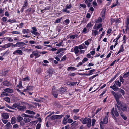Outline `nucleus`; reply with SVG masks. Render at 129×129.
Returning <instances> with one entry per match:
<instances>
[{
    "label": "nucleus",
    "mask_w": 129,
    "mask_h": 129,
    "mask_svg": "<svg viewBox=\"0 0 129 129\" xmlns=\"http://www.w3.org/2000/svg\"><path fill=\"white\" fill-rule=\"evenodd\" d=\"M118 109L120 111H126L127 109V106L124 103L121 101L117 104Z\"/></svg>",
    "instance_id": "obj_1"
},
{
    "label": "nucleus",
    "mask_w": 129,
    "mask_h": 129,
    "mask_svg": "<svg viewBox=\"0 0 129 129\" xmlns=\"http://www.w3.org/2000/svg\"><path fill=\"white\" fill-rule=\"evenodd\" d=\"M111 93L114 96V97L117 103V104H118L121 102L119 100L120 98L122 97V95L120 93H116L114 91H111Z\"/></svg>",
    "instance_id": "obj_2"
},
{
    "label": "nucleus",
    "mask_w": 129,
    "mask_h": 129,
    "mask_svg": "<svg viewBox=\"0 0 129 129\" xmlns=\"http://www.w3.org/2000/svg\"><path fill=\"white\" fill-rule=\"evenodd\" d=\"M64 115H54L50 117L51 120L57 119L61 118Z\"/></svg>",
    "instance_id": "obj_3"
},
{
    "label": "nucleus",
    "mask_w": 129,
    "mask_h": 129,
    "mask_svg": "<svg viewBox=\"0 0 129 129\" xmlns=\"http://www.w3.org/2000/svg\"><path fill=\"white\" fill-rule=\"evenodd\" d=\"M23 45L26 44L25 43L23 42H17V47H20L19 48V49H22L23 48H24V47H23Z\"/></svg>",
    "instance_id": "obj_4"
},
{
    "label": "nucleus",
    "mask_w": 129,
    "mask_h": 129,
    "mask_svg": "<svg viewBox=\"0 0 129 129\" xmlns=\"http://www.w3.org/2000/svg\"><path fill=\"white\" fill-rule=\"evenodd\" d=\"M3 85L6 86H12V84L8 81L6 80L4 81L3 82Z\"/></svg>",
    "instance_id": "obj_5"
},
{
    "label": "nucleus",
    "mask_w": 129,
    "mask_h": 129,
    "mask_svg": "<svg viewBox=\"0 0 129 129\" xmlns=\"http://www.w3.org/2000/svg\"><path fill=\"white\" fill-rule=\"evenodd\" d=\"M57 90L55 89V87H53L52 89V93L53 96L55 98H57L58 93Z\"/></svg>",
    "instance_id": "obj_6"
},
{
    "label": "nucleus",
    "mask_w": 129,
    "mask_h": 129,
    "mask_svg": "<svg viewBox=\"0 0 129 129\" xmlns=\"http://www.w3.org/2000/svg\"><path fill=\"white\" fill-rule=\"evenodd\" d=\"M18 109L19 111H23L26 109V106L24 105L22 106L19 105L18 108Z\"/></svg>",
    "instance_id": "obj_7"
},
{
    "label": "nucleus",
    "mask_w": 129,
    "mask_h": 129,
    "mask_svg": "<svg viewBox=\"0 0 129 129\" xmlns=\"http://www.w3.org/2000/svg\"><path fill=\"white\" fill-rule=\"evenodd\" d=\"M108 122V118L107 117L105 116L103 119V121H101L100 123L102 124H106Z\"/></svg>",
    "instance_id": "obj_8"
},
{
    "label": "nucleus",
    "mask_w": 129,
    "mask_h": 129,
    "mask_svg": "<svg viewBox=\"0 0 129 129\" xmlns=\"http://www.w3.org/2000/svg\"><path fill=\"white\" fill-rule=\"evenodd\" d=\"M4 90L5 92L9 93H12L13 92V89L9 88H6L4 89Z\"/></svg>",
    "instance_id": "obj_9"
},
{
    "label": "nucleus",
    "mask_w": 129,
    "mask_h": 129,
    "mask_svg": "<svg viewBox=\"0 0 129 129\" xmlns=\"http://www.w3.org/2000/svg\"><path fill=\"white\" fill-rule=\"evenodd\" d=\"M33 53L34 55L35 56V59L39 57L40 55L39 54V52L37 51H34L33 52Z\"/></svg>",
    "instance_id": "obj_10"
},
{
    "label": "nucleus",
    "mask_w": 129,
    "mask_h": 129,
    "mask_svg": "<svg viewBox=\"0 0 129 129\" xmlns=\"http://www.w3.org/2000/svg\"><path fill=\"white\" fill-rule=\"evenodd\" d=\"M116 85L115 83H114L112 86H110V88L112 89L114 91H117L118 90L119 88L116 86Z\"/></svg>",
    "instance_id": "obj_11"
},
{
    "label": "nucleus",
    "mask_w": 129,
    "mask_h": 129,
    "mask_svg": "<svg viewBox=\"0 0 129 129\" xmlns=\"http://www.w3.org/2000/svg\"><path fill=\"white\" fill-rule=\"evenodd\" d=\"M16 53L20 55H22L23 54L22 51L20 50H15L13 52V54L15 55Z\"/></svg>",
    "instance_id": "obj_12"
},
{
    "label": "nucleus",
    "mask_w": 129,
    "mask_h": 129,
    "mask_svg": "<svg viewBox=\"0 0 129 129\" xmlns=\"http://www.w3.org/2000/svg\"><path fill=\"white\" fill-rule=\"evenodd\" d=\"M2 116L4 119H7L9 118V115L7 113H4L2 114Z\"/></svg>",
    "instance_id": "obj_13"
},
{
    "label": "nucleus",
    "mask_w": 129,
    "mask_h": 129,
    "mask_svg": "<svg viewBox=\"0 0 129 129\" xmlns=\"http://www.w3.org/2000/svg\"><path fill=\"white\" fill-rule=\"evenodd\" d=\"M20 103L19 102H16L13 104L12 106V107L13 108H17L18 109V108L19 105H20Z\"/></svg>",
    "instance_id": "obj_14"
},
{
    "label": "nucleus",
    "mask_w": 129,
    "mask_h": 129,
    "mask_svg": "<svg viewBox=\"0 0 129 129\" xmlns=\"http://www.w3.org/2000/svg\"><path fill=\"white\" fill-rule=\"evenodd\" d=\"M16 119L15 117H12L11 119V122L12 124H13L16 123Z\"/></svg>",
    "instance_id": "obj_15"
},
{
    "label": "nucleus",
    "mask_w": 129,
    "mask_h": 129,
    "mask_svg": "<svg viewBox=\"0 0 129 129\" xmlns=\"http://www.w3.org/2000/svg\"><path fill=\"white\" fill-rule=\"evenodd\" d=\"M78 49V46H75L74 47V52L76 55L78 54L79 52V51Z\"/></svg>",
    "instance_id": "obj_16"
},
{
    "label": "nucleus",
    "mask_w": 129,
    "mask_h": 129,
    "mask_svg": "<svg viewBox=\"0 0 129 129\" xmlns=\"http://www.w3.org/2000/svg\"><path fill=\"white\" fill-rule=\"evenodd\" d=\"M23 119V118L20 115H18L16 117V120L17 122H20Z\"/></svg>",
    "instance_id": "obj_17"
},
{
    "label": "nucleus",
    "mask_w": 129,
    "mask_h": 129,
    "mask_svg": "<svg viewBox=\"0 0 129 129\" xmlns=\"http://www.w3.org/2000/svg\"><path fill=\"white\" fill-rule=\"evenodd\" d=\"M11 124L10 122L7 123L6 124L5 126V128L7 129H9L10 128Z\"/></svg>",
    "instance_id": "obj_18"
},
{
    "label": "nucleus",
    "mask_w": 129,
    "mask_h": 129,
    "mask_svg": "<svg viewBox=\"0 0 129 129\" xmlns=\"http://www.w3.org/2000/svg\"><path fill=\"white\" fill-rule=\"evenodd\" d=\"M30 32V30L29 29H23L22 32L24 34L28 33Z\"/></svg>",
    "instance_id": "obj_19"
},
{
    "label": "nucleus",
    "mask_w": 129,
    "mask_h": 129,
    "mask_svg": "<svg viewBox=\"0 0 129 129\" xmlns=\"http://www.w3.org/2000/svg\"><path fill=\"white\" fill-rule=\"evenodd\" d=\"M87 126L88 127H90L91 124V120L90 118H88V121L87 122Z\"/></svg>",
    "instance_id": "obj_20"
},
{
    "label": "nucleus",
    "mask_w": 129,
    "mask_h": 129,
    "mask_svg": "<svg viewBox=\"0 0 129 129\" xmlns=\"http://www.w3.org/2000/svg\"><path fill=\"white\" fill-rule=\"evenodd\" d=\"M26 113L29 114H31L33 115H34L35 114V112L33 111L28 110H26Z\"/></svg>",
    "instance_id": "obj_21"
},
{
    "label": "nucleus",
    "mask_w": 129,
    "mask_h": 129,
    "mask_svg": "<svg viewBox=\"0 0 129 129\" xmlns=\"http://www.w3.org/2000/svg\"><path fill=\"white\" fill-rule=\"evenodd\" d=\"M53 72V70L51 68H50L49 69V71L48 72V73L49 74V76L50 75L51 76V74Z\"/></svg>",
    "instance_id": "obj_22"
},
{
    "label": "nucleus",
    "mask_w": 129,
    "mask_h": 129,
    "mask_svg": "<svg viewBox=\"0 0 129 129\" xmlns=\"http://www.w3.org/2000/svg\"><path fill=\"white\" fill-rule=\"evenodd\" d=\"M86 46L84 44H83L82 45H79L78 46V47L79 49L80 50H81L84 49V47Z\"/></svg>",
    "instance_id": "obj_23"
},
{
    "label": "nucleus",
    "mask_w": 129,
    "mask_h": 129,
    "mask_svg": "<svg viewBox=\"0 0 129 129\" xmlns=\"http://www.w3.org/2000/svg\"><path fill=\"white\" fill-rule=\"evenodd\" d=\"M24 4L23 5V6L22 7V8H24V9H25L26 8L28 5V3L27 0H25L24 2Z\"/></svg>",
    "instance_id": "obj_24"
},
{
    "label": "nucleus",
    "mask_w": 129,
    "mask_h": 129,
    "mask_svg": "<svg viewBox=\"0 0 129 129\" xmlns=\"http://www.w3.org/2000/svg\"><path fill=\"white\" fill-rule=\"evenodd\" d=\"M113 114H114L116 116H118L119 115V114L117 110L116 109H115L114 110H114L113 111Z\"/></svg>",
    "instance_id": "obj_25"
},
{
    "label": "nucleus",
    "mask_w": 129,
    "mask_h": 129,
    "mask_svg": "<svg viewBox=\"0 0 129 129\" xmlns=\"http://www.w3.org/2000/svg\"><path fill=\"white\" fill-rule=\"evenodd\" d=\"M124 51V49H123V45H122L121 46V47L119 51H118V53L117 54V55L118 54H119L121 52H122Z\"/></svg>",
    "instance_id": "obj_26"
},
{
    "label": "nucleus",
    "mask_w": 129,
    "mask_h": 129,
    "mask_svg": "<svg viewBox=\"0 0 129 129\" xmlns=\"http://www.w3.org/2000/svg\"><path fill=\"white\" fill-rule=\"evenodd\" d=\"M66 90L64 88H61L59 90V92L60 94L63 93L65 92Z\"/></svg>",
    "instance_id": "obj_27"
},
{
    "label": "nucleus",
    "mask_w": 129,
    "mask_h": 129,
    "mask_svg": "<svg viewBox=\"0 0 129 129\" xmlns=\"http://www.w3.org/2000/svg\"><path fill=\"white\" fill-rule=\"evenodd\" d=\"M88 118L87 117L85 118L82 121V123L84 124H86L88 121Z\"/></svg>",
    "instance_id": "obj_28"
},
{
    "label": "nucleus",
    "mask_w": 129,
    "mask_h": 129,
    "mask_svg": "<svg viewBox=\"0 0 129 129\" xmlns=\"http://www.w3.org/2000/svg\"><path fill=\"white\" fill-rule=\"evenodd\" d=\"M115 83L119 87H120L121 84V83L120 82H119V81H115Z\"/></svg>",
    "instance_id": "obj_29"
},
{
    "label": "nucleus",
    "mask_w": 129,
    "mask_h": 129,
    "mask_svg": "<svg viewBox=\"0 0 129 129\" xmlns=\"http://www.w3.org/2000/svg\"><path fill=\"white\" fill-rule=\"evenodd\" d=\"M31 119L29 118H24L23 119L24 121L26 123H27L31 121Z\"/></svg>",
    "instance_id": "obj_30"
},
{
    "label": "nucleus",
    "mask_w": 129,
    "mask_h": 129,
    "mask_svg": "<svg viewBox=\"0 0 129 129\" xmlns=\"http://www.w3.org/2000/svg\"><path fill=\"white\" fill-rule=\"evenodd\" d=\"M4 100L8 103L10 102V98L8 97H5L4 98Z\"/></svg>",
    "instance_id": "obj_31"
},
{
    "label": "nucleus",
    "mask_w": 129,
    "mask_h": 129,
    "mask_svg": "<svg viewBox=\"0 0 129 129\" xmlns=\"http://www.w3.org/2000/svg\"><path fill=\"white\" fill-rule=\"evenodd\" d=\"M67 69L68 71H70L71 70H76V69L73 67H70L68 68Z\"/></svg>",
    "instance_id": "obj_32"
},
{
    "label": "nucleus",
    "mask_w": 129,
    "mask_h": 129,
    "mask_svg": "<svg viewBox=\"0 0 129 129\" xmlns=\"http://www.w3.org/2000/svg\"><path fill=\"white\" fill-rule=\"evenodd\" d=\"M6 92H5V91L4 92H3L1 94V96L2 97L8 96V94Z\"/></svg>",
    "instance_id": "obj_33"
},
{
    "label": "nucleus",
    "mask_w": 129,
    "mask_h": 129,
    "mask_svg": "<svg viewBox=\"0 0 129 129\" xmlns=\"http://www.w3.org/2000/svg\"><path fill=\"white\" fill-rule=\"evenodd\" d=\"M129 76V72H128L125 73L123 75V78H127Z\"/></svg>",
    "instance_id": "obj_34"
},
{
    "label": "nucleus",
    "mask_w": 129,
    "mask_h": 129,
    "mask_svg": "<svg viewBox=\"0 0 129 129\" xmlns=\"http://www.w3.org/2000/svg\"><path fill=\"white\" fill-rule=\"evenodd\" d=\"M26 105H27L28 106V108L29 109H31L32 107H34V106L31 104H29L27 103L26 104Z\"/></svg>",
    "instance_id": "obj_35"
},
{
    "label": "nucleus",
    "mask_w": 129,
    "mask_h": 129,
    "mask_svg": "<svg viewBox=\"0 0 129 129\" xmlns=\"http://www.w3.org/2000/svg\"><path fill=\"white\" fill-rule=\"evenodd\" d=\"M93 25V24H92L91 22H90L89 23H88L87 25L86 26V27L88 28H89V29L90 28V27H92Z\"/></svg>",
    "instance_id": "obj_36"
},
{
    "label": "nucleus",
    "mask_w": 129,
    "mask_h": 129,
    "mask_svg": "<svg viewBox=\"0 0 129 129\" xmlns=\"http://www.w3.org/2000/svg\"><path fill=\"white\" fill-rule=\"evenodd\" d=\"M118 90H119V91L120 92L122 93V95H123L125 94L124 91L123 89H121L120 88H119Z\"/></svg>",
    "instance_id": "obj_37"
},
{
    "label": "nucleus",
    "mask_w": 129,
    "mask_h": 129,
    "mask_svg": "<svg viewBox=\"0 0 129 129\" xmlns=\"http://www.w3.org/2000/svg\"><path fill=\"white\" fill-rule=\"evenodd\" d=\"M62 11L63 12H66L67 13H69L70 12L69 11L67 10V9L66 8L63 9L62 10Z\"/></svg>",
    "instance_id": "obj_38"
},
{
    "label": "nucleus",
    "mask_w": 129,
    "mask_h": 129,
    "mask_svg": "<svg viewBox=\"0 0 129 129\" xmlns=\"http://www.w3.org/2000/svg\"><path fill=\"white\" fill-rule=\"evenodd\" d=\"M67 119L66 118H64L62 122V123L63 124L65 125L67 122Z\"/></svg>",
    "instance_id": "obj_39"
},
{
    "label": "nucleus",
    "mask_w": 129,
    "mask_h": 129,
    "mask_svg": "<svg viewBox=\"0 0 129 129\" xmlns=\"http://www.w3.org/2000/svg\"><path fill=\"white\" fill-rule=\"evenodd\" d=\"M30 78H29V77H28V76H27V77H26L24 78H23V80L24 81H29V80H30Z\"/></svg>",
    "instance_id": "obj_40"
},
{
    "label": "nucleus",
    "mask_w": 129,
    "mask_h": 129,
    "mask_svg": "<svg viewBox=\"0 0 129 129\" xmlns=\"http://www.w3.org/2000/svg\"><path fill=\"white\" fill-rule=\"evenodd\" d=\"M12 44H13V43H9L5 44L6 46V48H7L10 47Z\"/></svg>",
    "instance_id": "obj_41"
},
{
    "label": "nucleus",
    "mask_w": 129,
    "mask_h": 129,
    "mask_svg": "<svg viewBox=\"0 0 129 129\" xmlns=\"http://www.w3.org/2000/svg\"><path fill=\"white\" fill-rule=\"evenodd\" d=\"M31 32L33 34L36 35V36H38L39 35V34L36 31H31Z\"/></svg>",
    "instance_id": "obj_42"
},
{
    "label": "nucleus",
    "mask_w": 129,
    "mask_h": 129,
    "mask_svg": "<svg viewBox=\"0 0 129 129\" xmlns=\"http://www.w3.org/2000/svg\"><path fill=\"white\" fill-rule=\"evenodd\" d=\"M95 71V70L94 69L90 70L89 71V73L88 74V75H92L93 74L92 73Z\"/></svg>",
    "instance_id": "obj_43"
},
{
    "label": "nucleus",
    "mask_w": 129,
    "mask_h": 129,
    "mask_svg": "<svg viewBox=\"0 0 129 129\" xmlns=\"http://www.w3.org/2000/svg\"><path fill=\"white\" fill-rule=\"evenodd\" d=\"M120 82H121L122 83H123L124 81V80L123 79V77L120 76Z\"/></svg>",
    "instance_id": "obj_44"
},
{
    "label": "nucleus",
    "mask_w": 129,
    "mask_h": 129,
    "mask_svg": "<svg viewBox=\"0 0 129 129\" xmlns=\"http://www.w3.org/2000/svg\"><path fill=\"white\" fill-rule=\"evenodd\" d=\"M93 31V33L94 34V35L95 36H96L98 34V32L96 30H92Z\"/></svg>",
    "instance_id": "obj_45"
},
{
    "label": "nucleus",
    "mask_w": 129,
    "mask_h": 129,
    "mask_svg": "<svg viewBox=\"0 0 129 129\" xmlns=\"http://www.w3.org/2000/svg\"><path fill=\"white\" fill-rule=\"evenodd\" d=\"M17 87H18L19 88H22V83L21 82H20L19 84L17 86Z\"/></svg>",
    "instance_id": "obj_46"
},
{
    "label": "nucleus",
    "mask_w": 129,
    "mask_h": 129,
    "mask_svg": "<svg viewBox=\"0 0 129 129\" xmlns=\"http://www.w3.org/2000/svg\"><path fill=\"white\" fill-rule=\"evenodd\" d=\"M67 84L68 85H70L71 86H73V84L72 83V82H67Z\"/></svg>",
    "instance_id": "obj_47"
},
{
    "label": "nucleus",
    "mask_w": 129,
    "mask_h": 129,
    "mask_svg": "<svg viewBox=\"0 0 129 129\" xmlns=\"http://www.w3.org/2000/svg\"><path fill=\"white\" fill-rule=\"evenodd\" d=\"M79 5L82 8H85L86 7V5L84 4H82Z\"/></svg>",
    "instance_id": "obj_48"
},
{
    "label": "nucleus",
    "mask_w": 129,
    "mask_h": 129,
    "mask_svg": "<svg viewBox=\"0 0 129 129\" xmlns=\"http://www.w3.org/2000/svg\"><path fill=\"white\" fill-rule=\"evenodd\" d=\"M105 11H103L101 13V17L103 18H104L105 17Z\"/></svg>",
    "instance_id": "obj_49"
},
{
    "label": "nucleus",
    "mask_w": 129,
    "mask_h": 129,
    "mask_svg": "<svg viewBox=\"0 0 129 129\" xmlns=\"http://www.w3.org/2000/svg\"><path fill=\"white\" fill-rule=\"evenodd\" d=\"M96 121V120H95V119L94 118L92 119V126H93L94 125Z\"/></svg>",
    "instance_id": "obj_50"
},
{
    "label": "nucleus",
    "mask_w": 129,
    "mask_h": 129,
    "mask_svg": "<svg viewBox=\"0 0 129 129\" xmlns=\"http://www.w3.org/2000/svg\"><path fill=\"white\" fill-rule=\"evenodd\" d=\"M41 127V124L40 123H38L36 125V129H40Z\"/></svg>",
    "instance_id": "obj_51"
},
{
    "label": "nucleus",
    "mask_w": 129,
    "mask_h": 129,
    "mask_svg": "<svg viewBox=\"0 0 129 129\" xmlns=\"http://www.w3.org/2000/svg\"><path fill=\"white\" fill-rule=\"evenodd\" d=\"M19 127V126L17 124H15L13 126V129H15L16 128H18Z\"/></svg>",
    "instance_id": "obj_52"
},
{
    "label": "nucleus",
    "mask_w": 129,
    "mask_h": 129,
    "mask_svg": "<svg viewBox=\"0 0 129 129\" xmlns=\"http://www.w3.org/2000/svg\"><path fill=\"white\" fill-rule=\"evenodd\" d=\"M42 70L40 68H38L37 70V72L38 74H39Z\"/></svg>",
    "instance_id": "obj_53"
},
{
    "label": "nucleus",
    "mask_w": 129,
    "mask_h": 129,
    "mask_svg": "<svg viewBox=\"0 0 129 129\" xmlns=\"http://www.w3.org/2000/svg\"><path fill=\"white\" fill-rule=\"evenodd\" d=\"M113 110H114V108H112V110H111V114L112 115V117L113 118V119H114V118H115V117H116L115 116H114V114L113 113Z\"/></svg>",
    "instance_id": "obj_54"
},
{
    "label": "nucleus",
    "mask_w": 129,
    "mask_h": 129,
    "mask_svg": "<svg viewBox=\"0 0 129 129\" xmlns=\"http://www.w3.org/2000/svg\"><path fill=\"white\" fill-rule=\"evenodd\" d=\"M7 17H3L2 18V20L4 22H6L7 21Z\"/></svg>",
    "instance_id": "obj_55"
},
{
    "label": "nucleus",
    "mask_w": 129,
    "mask_h": 129,
    "mask_svg": "<svg viewBox=\"0 0 129 129\" xmlns=\"http://www.w3.org/2000/svg\"><path fill=\"white\" fill-rule=\"evenodd\" d=\"M6 106V107H7L8 108H9L10 109H15L14 108H12V107H11V106H10L8 104H6L5 105Z\"/></svg>",
    "instance_id": "obj_56"
},
{
    "label": "nucleus",
    "mask_w": 129,
    "mask_h": 129,
    "mask_svg": "<svg viewBox=\"0 0 129 129\" xmlns=\"http://www.w3.org/2000/svg\"><path fill=\"white\" fill-rule=\"evenodd\" d=\"M71 4H70L69 5L67 4L66 6V8L67 9H69L71 8Z\"/></svg>",
    "instance_id": "obj_57"
},
{
    "label": "nucleus",
    "mask_w": 129,
    "mask_h": 129,
    "mask_svg": "<svg viewBox=\"0 0 129 129\" xmlns=\"http://www.w3.org/2000/svg\"><path fill=\"white\" fill-rule=\"evenodd\" d=\"M66 56L65 55L62 58L60 62H61L62 61H64L66 59Z\"/></svg>",
    "instance_id": "obj_58"
},
{
    "label": "nucleus",
    "mask_w": 129,
    "mask_h": 129,
    "mask_svg": "<svg viewBox=\"0 0 129 129\" xmlns=\"http://www.w3.org/2000/svg\"><path fill=\"white\" fill-rule=\"evenodd\" d=\"M62 18L61 17V18L58 19H57L55 21V23H59L60 21H61L62 19Z\"/></svg>",
    "instance_id": "obj_59"
},
{
    "label": "nucleus",
    "mask_w": 129,
    "mask_h": 129,
    "mask_svg": "<svg viewBox=\"0 0 129 129\" xmlns=\"http://www.w3.org/2000/svg\"><path fill=\"white\" fill-rule=\"evenodd\" d=\"M92 4L93 5V6H97V4L96 2V0L92 2Z\"/></svg>",
    "instance_id": "obj_60"
},
{
    "label": "nucleus",
    "mask_w": 129,
    "mask_h": 129,
    "mask_svg": "<svg viewBox=\"0 0 129 129\" xmlns=\"http://www.w3.org/2000/svg\"><path fill=\"white\" fill-rule=\"evenodd\" d=\"M121 117L123 118L124 119V120H126L127 119V118L126 116L122 114H121Z\"/></svg>",
    "instance_id": "obj_61"
},
{
    "label": "nucleus",
    "mask_w": 129,
    "mask_h": 129,
    "mask_svg": "<svg viewBox=\"0 0 129 129\" xmlns=\"http://www.w3.org/2000/svg\"><path fill=\"white\" fill-rule=\"evenodd\" d=\"M2 120L4 124H6V123H7L8 120L6 119H2Z\"/></svg>",
    "instance_id": "obj_62"
},
{
    "label": "nucleus",
    "mask_w": 129,
    "mask_h": 129,
    "mask_svg": "<svg viewBox=\"0 0 129 129\" xmlns=\"http://www.w3.org/2000/svg\"><path fill=\"white\" fill-rule=\"evenodd\" d=\"M102 24L101 23L99 24L97 26H96L97 29H98L100 28V27H102Z\"/></svg>",
    "instance_id": "obj_63"
},
{
    "label": "nucleus",
    "mask_w": 129,
    "mask_h": 129,
    "mask_svg": "<svg viewBox=\"0 0 129 129\" xmlns=\"http://www.w3.org/2000/svg\"><path fill=\"white\" fill-rule=\"evenodd\" d=\"M88 60V59L86 58H85L82 60V62L83 63H84L86 61Z\"/></svg>",
    "instance_id": "obj_64"
}]
</instances>
